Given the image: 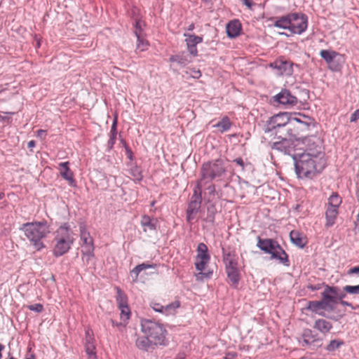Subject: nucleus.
<instances>
[{"instance_id": "f257e3e1", "label": "nucleus", "mask_w": 359, "mask_h": 359, "mask_svg": "<svg viewBox=\"0 0 359 359\" xmlns=\"http://www.w3.org/2000/svg\"><path fill=\"white\" fill-rule=\"evenodd\" d=\"M307 142L304 151L294 154L295 171L299 178L311 179L325 168L324 153L316 141L305 139Z\"/></svg>"}, {"instance_id": "f03ea898", "label": "nucleus", "mask_w": 359, "mask_h": 359, "mask_svg": "<svg viewBox=\"0 0 359 359\" xmlns=\"http://www.w3.org/2000/svg\"><path fill=\"white\" fill-rule=\"evenodd\" d=\"M36 250L45 248L42 240L50 233V226L45 220L23 224L20 229Z\"/></svg>"}, {"instance_id": "7ed1b4c3", "label": "nucleus", "mask_w": 359, "mask_h": 359, "mask_svg": "<svg viewBox=\"0 0 359 359\" xmlns=\"http://www.w3.org/2000/svg\"><path fill=\"white\" fill-rule=\"evenodd\" d=\"M74 241V235L69 226L67 224L60 226L55 233L53 248V255L60 257L68 252Z\"/></svg>"}, {"instance_id": "20e7f679", "label": "nucleus", "mask_w": 359, "mask_h": 359, "mask_svg": "<svg viewBox=\"0 0 359 359\" xmlns=\"http://www.w3.org/2000/svg\"><path fill=\"white\" fill-rule=\"evenodd\" d=\"M308 25L307 17L303 14L290 13L274 21L273 25L284 29H288L292 34H300L304 32Z\"/></svg>"}, {"instance_id": "39448f33", "label": "nucleus", "mask_w": 359, "mask_h": 359, "mask_svg": "<svg viewBox=\"0 0 359 359\" xmlns=\"http://www.w3.org/2000/svg\"><path fill=\"white\" fill-rule=\"evenodd\" d=\"M226 172V166L223 159L218 158L204 163L201 168V178L198 182V191L206 182H211L215 178L220 177Z\"/></svg>"}, {"instance_id": "423d86ee", "label": "nucleus", "mask_w": 359, "mask_h": 359, "mask_svg": "<svg viewBox=\"0 0 359 359\" xmlns=\"http://www.w3.org/2000/svg\"><path fill=\"white\" fill-rule=\"evenodd\" d=\"M141 331L154 345H165L167 330L163 325L147 319L141 320Z\"/></svg>"}, {"instance_id": "0eeeda50", "label": "nucleus", "mask_w": 359, "mask_h": 359, "mask_svg": "<svg viewBox=\"0 0 359 359\" xmlns=\"http://www.w3.org/2000/svg\"><path fill=\"white\" fill-rule=\"evenodd\" d=\"M310 128V125L295 116L294 114L292 119L289 122L288 126L286 128L285 136H287L292 140L294 139L297 141H302L304 144L307 145L305 139H311L313 141L318 140L316 137H306Z\"/></svg>"}, {"instance_id": "6e6552de", "label": "nucleus", "mask_w": 359, "mask_h": 359, "mask_svg": "<svg viewBox=\"0 0 359 359\" xmlns=\"http://www.w3.org/2000/svg\"><path fill=\"white\" fill-rule=\"evenodd\" d=\"M257 245L261 250L270 254L271 259H278L285 266L290 265L288 255L276 241L259 237Z\"/></svg>"}, {"instance_id": "1a4fd4ad", "label": "nucleus", "mask_w": 359, "mask_h": 359, "mask_svg": "<svg viewBox=\"0 0 359 359\" xmlns=\"http://www.w3.org/2000/svg\"><path fill=\"white\" fill-rule=\"evenodd\" d=\"M293 115L291 113L283 112L272 116L268 122L266 131L272 132L276 135L284 133Z\"/></svg>"}, {"instance_id": "9d476101", "label": "nucleus", "mask_w": 359, "mask_h": 359, "mask_svg": "<svg viewBox=\"0 0 359 359\" xmlns=\"http://www.w3.org/2000/svg\"><path fill=\"white\" fill-rule=\"evenodd\" d=\"M226 272L233 285L238 284L240 280V272L238 267V257L234 252H229L223 256Z\"/></svg>"}, {"instance_id": "9b49d317", "label": "nucleus", "mask_w": 359, "mask_h": 359, "mask_svg": "<svg viewBox=\"0 0 359 359\" xmlns=\"http://www.w3.org/2000/svg\"><path fill=\"white\" fill-rule=\"evenodd\" d=\"M210 260V255L207 245L203 243H199L197 246L196 256L195 257V266L196 270L200 271L199 275L202 274Z\"/></svg>"}, {"instance_id": "f8f14e48", "label": "nucleus", "mask_w": 359, "mask_h": 359, "mask_svg": "<svg viewBox=\"0 0 359 359\" xmlns=\"http://www.w3.org/2000/svg\"><path fill=\"white\" fill-rule=\"evenodd\" d=\"M320 55L327 64L330 70L334 72L340 70L344 60L341 61V64L339 63V60L337 57H342L339 53L332 50H321Z\"/></svg>"}, {"instance_id": "ddd939ff", "label": "nucleus", "mask_w": 359, "mask_h": 359, "mask_svg": "<svg viewBox=\"0 0 359 359\" xmlns=\"http://www.w3.org/2000/svg\"><path fill=\"white\" fill-rule=\"evenodd\" d=\"M150 307L156 312L160 313L165 316H175L177 309L181 306V302L178 299L163 306L162 304L156 301H151L149 304Z\"/></svg>"}, {"instance_id": "4468645a", "label": "nucleus", "mask_w": 359, "mask_h": 359, "mask_svg": "<svg viewBox=\"0 0 359 359\" xmlns=\"http://www.w3.org/2000/svg\"><path fill=\"white\" fill-rule=\"evenodd\" d=\"M276 136L277 140L271 143V148L285 154H290L293 149L292 139L285 136L284 133H279Z\"/></svg>"}, {"instance_id": "2eb2a0df", "label": "nucleus", "mask_w": 359, "mask_h": 359, "mask_svg": "<svg viewBox=\"0 0 359 359\" xmlns=\"http://www.w3.org/2000/svg\"><path fill=\"white\" fill-rule=\"evenodd\" d=\"M269 67L276 69L278 75L290 76L293 72L292 63L280 57L269 64Z\"/></svg>"}, {"instance_id": "dca6fc26", "label": "nucleus", "mask_w": 359, "mask_h": 359, "mask_svg": "<svg viewBox=\"0 0 359 359\" xmlns=\"http://www.w3.org/2000/svg\"><path fill=\"white\" fill-rule=\"evenodd\" d=\"M184 36L185 37L187 48L189 53L193 57H196L198 55L196 46L203 42V37L187 33H184Z\"/></svg>"}, {"instance_id": "f3484780", "label": "nucleus", "mask_w": 359, "mask_h": 359, "mask_svg": "<svg viewBox=\"0 0 359 359\" xmlns=\"http://www.w3.org/2000/svg\"><path fill=\"white\" fill-rule=\"evenodd\" d=\"M275 102L283 104L294 106L297 103V98L292 95L288 90H283L273 97Z\"/></svg>"}, {"instance_id": "a211bd4d", "label": "nucleus", "mask_w": 359, "mask_h": 359, "mask_svg": "<svg viewBox=\"0 0 359 359\" xmlns=\"http://www.w3.org/2000/svg\"><path fill=\"white\" fill-rule=\"evenodd\" d=\"M58 170L61 177L68 182V184L72 187L76 186V181L74 178V173L69 168V163L62 162L58 164Z\"/></svg>"}, {"instance_id": "6ab92c4d", "label": "nucleus", "mask_w": 359, "mask_h": 359, "mask_svg": "<svg viewBox=\"0 0 359 359\" xmlns=\"http://www.w3.org/2000/svg\"><path fill=\"white\" fill-rule=\"evenodd\" d=\"M291 242L299 248H304L308 243L306 236L299 231L292 230L290 233Z\"/></svg>"}, {"instance_id": "aec40b11", "label": "nucleus", "mask_w": 359, "mask_h": 359, "mask_svg": "<svg viewBox=\"0 0 359 359\" xmlns=\"http://www.w3.org/2000/svg\"><path fill=\"white\" fill-rule=\"evenodd\" d=\"M86 334L85 349L88 355V359H91V357L93 358H97L95 340L89 331H87Z\"/></svg>"}, {"instance_id": "412c9836", "label": "nucleus", "mask_w": 359, "mask_h": 359, "mask_svg": "<svg viewBox=\"0 0 359 359\" xmlns=\"http://www.w3.org/2000/svg\"><path fill=\"white\" fill-rule=\"evenodd\" d=\"M80 237L82 241V250L94 249L93 239L90 233L86 230L85 226H80Z\"/></svg>"}, {"instance_id": "4be33fe9", "label": "nucleus", "mask_w": 359, "mask_h": 359, "mask_svg": "<svg viewBox=\"0 0 359 359\" xmlns=\"http://www.w3.org/2000/svg\"><path fill=\"white\" fill-rule=\"evenodd\" d=\"M226 33L229 37L235 38L240 35L242 30L241 24L237 20H231L226 25Z\"/></svg>"}, {"instance_id": "5701e85b", "label": "nucleus", "mask_w": 359, "mask_h": 359, "mask_svg": "<svg viewBox=\"0 0 359 359\" xmlns=\"http://www.w3.org/2000/svg\"><path fill=\"white\" fill-rule=\"evenodd\" d=\"M313 328L322 334H326L332 330V324L327 320L320 318L315 321Z\"/></svg>"}, {"instance_id": "b1692460", "label": "nucleus", "mask_w": 359, "mask_h": 359, "mask_svg": "<svg viewBox=\"0 0 359 359\" xmlns=\"http://www.w3.org/2000/svg\"><path fill=\"white\" fill-rule=\"evenodd\" d=\"M324 302L321 301H309L307 303V306L306 307V309L316 313L320 316H324L325 313L323 312V304Z\"/></svg>"}, {"instance_id": "393cba45", "label": "nucleus", "mask_w": 359, "mask_h": 359, "mask_svg": "<svg viewBox=\"0 0 359 359\" xmlns=\"http://www.w3.org/2000/svg\"><path fill=\"white\" fill-rule=\"evenodd\" d=\"M137 44H136V52H143L149 48V43L144 38L143 34H141L139 31L136 33Z\"/></svg>"}, {"instance_id": "a878e982", "label": "nucleus", "mask_w": 359, "mask_h": 359, "mask_svg": "<svg viewBox=\"0 0 359 359\" xmlns=\"http://www.w3.org/2000/svg\"><path fill=\"white\" fill-rule=\"evenodd\" d=\"M201 201L195 199L191 201L189 204L187 210V219L188 221H191L194 219L195 215L196 214L198 210L200 208Z\"/></svg>"}, {"instance_id": "bb28decb", "label": "nucleus", "mask_w": 359, "mask_h": 359, "mask_svg": "<svg viewBox=\"0 0 359 359\" xmlns=\"http://www.w3.org/2000/svg\"><path fill=\"white\" fill-rule=\"evenodd\" d=\"M338 210L335 208H327L325 212L326 223L325 226L330 227L334 225L338 215Z\"/></svg>"}, {"instance_id": "cd10ccee", "label": "nucleus", "mask_w": 359, "mask_h": 359, "mask_svg": "<svg viewBox=\"0 0 359 359\" xmlns=\"http://www.w3.org/2000/svg\"><path fill=\"white\" fill-rule=\"evenodd\" d=\"M303 341L306 344H312L317 341H320L321 339L318 338V334H315L309 329L304 330L302 334Z\"/></svg>"}, {"instance_id": "c85d7f7f", "label": "nucleus", "mask_w": 359, "mask_h": 359, "mask_svg": "<svg viewBox=\"0 0 359 359\" xmlns=\"http://www.w3.org/2000/svg\"><path fill=\"white\" fill-rule=\"evenodd\" d=\"M140 224L144 232L147 231H154L156 229L153 219L148 215H144L142 216Z\"/></svg>"}, {"instance_id": "c756f323", "label": "nucleus", "mask_w": 359, "mask_h": 359, "mask_svg": "<svg viewBox=\"0 0 359 359\" xmlns=\"http://www.w3.org/2000/svg\"><path fill=\"white\" fill-rule=\"evenodd\" d=\"M118 309L121 311L120 318L121 320V322L119 323V325H125L126 323H127L128 320L130 317V314H131L130 309L128 306L120 307ZM112 323H113V325L118 326V323H115V322L114 320H112Z\"/></svg>"}, {"instance_id": "7c9ffc66", "label": "nucleus", "mask_w": 359, "mask_h": 359, "mask_svg": "<svg viewBox=\"0 0 359 359\" xmlns=\"http://www.w3.org/2000/svg\"><path fill=\"white\" fill-rule=\"evenodd\" d=\"M135 344L138 348L142 350H147L152 345H154L153 342L150 341L148 337L144 334L142 337H137Z\"/></svg>"}, {"instance_id": "2f4dec72", "label": "nucleus", "mask_w": 359, "mask_h": 359, "mask_svg": "<svg viewBox=\"0 0 359 359\" xmlns=\"http://www.w3.org/2000/svg\"><path fill=\"white\" fill-rule=\"evenodd\" d=\"M232 126V123L230 121L229 118L227 116H224L219 121L217 124L214 126V127L218 128V130L220 133H224L229 130Z\"/></svg>"}, {"instance_id": "473e14b6", "label": "nucleus", "mask_w": 359, "mask_h": 359, "mask_svg": "<svg viewBox=\"0 0 359 359\" xmlns=\"http://www.w3.org/2000/svg\"><path fill=\"white\" fill-rule=\"evenodd\" d=\"M115 289L116 290V300L118 304V307L120 308L128 306V297L126 294L118 287H116Z\"/></svg>"}, {"instance_id": "72a5a7b5", "label": "nucleus", "mask_w": 359, "mask_h": 359, "mask_svg": "<svg viewBox=\"0 0 359 359\" xmlns=\"http://www.w3.org/2000/svg\"><path fill=\"white\" fill-rule=\"evenodd\" d=\"M342 202L341 198L336 192L332 193L328 198V207L331 208H339Z\"/></svg>"}, {"instance_id": "f704fd0d", "label": "nucleus", "mask_w": 359, "mask_h": 359, "mask_svg": "<svg viewBox=\"0 0 359 359\" xmlns=\"http://www.w3.org/2000/svg\"><path fill=\"white\" fill-rule=\"evenodd\" d=\"M154 268H156V264H149L142 263V264H139L137 266H135L132 270L131 273L133 274H135V279H137L139 273L142 271L149 269H154Z\"/></svg>"}, {"instance_id": "c9c22d12", "label": "nucleus", "mask_w": 359, "mask_h": 359, "mask_svg": "<svg viewBox=\"0 0 359 359\" xmlns=\"http://www.w3.org/2000/svg\"><path fill=\"white\" fill-rule=\"evenodd\" d=\"M116 118L114 119L113 124L111 127L110 130V138L108 141V145L110 148H112L114 144H115L116 135H117V129H116Z\"/></svg>"}, {"instance_id": "e433bc0d", "label": "nucleus", "mask_w": 359, "mask_h": 359, "mask_svg": "<svg viewBox=\"0 0 359 359\" xmlns=\"http://www.w3.org/2000/svg\"><path fill=\"white\" fill-rule=\"evenodd\" d=\"M82 253V261L86 264H88L89 262L94 257V249H86L81 250Z\"/></svg>"}, {"instance_id": "4c0bfd02", "label": "nucleus", "mask_w": 359, "mask_h": 359, "mask_svg": "<svg viewBox=\"0 0 359 359\" xmlns=\"http://www.w3.org/2000/svg\"><path fill=\"white\" fill-rule=\"evenodd\" d=\"M170 61L177 62L181 65H186L191 62V60H188L187 56L183 55H177L170 57Z\"/></svg>"}, {"instance_id": "58836bf2", "label": "nucleus", "mask_w": 359, "mask_h": 359, "mask_svg": "<svg viewBox=\"0 0 359 359\" xmlns=\"http://www.w3.org/2000/svg\"><path fill=\"white\" fill-rule=\"evenodd\" d=\"M130 175H132L133 178V180H137V181H141L143 176H142V170L140 167L138 166H133L131 169H130Z\"/></svg>"}, {"instance_id": "ea45409f", "label": "nucleus", "mask_w": 359, "mask_h": 359, "mask_svg": "<svg viewBox=\"0 0 359 359\" xmlns=\"http://www.w3.org/2000/svg\"><path fill=\"white\" fill-rule=\"evenodd\" d=\"M344 344V341L340 339H333L330 341L329 344L327 346L326 349L328 351H334L339 348L341 345Z\"/></svg>"}, {"instance_id": "a19ab883", "label": "nucleus", "mask_w": 359, "mask_h": 359, "mask_svg": "<svg viewBox=\"0 0 359 359\" xmlns=\"http://www.w3.org/2000/svg\"><path fill=\"white\" fill-rule=\"evenodd\" d=\"M344 291L348 294H359V285H346L344 287Z\"/></svg>"}, {"instance_id": "79ce46f5", "label": "nucleus", "mask_w": 359, "mask_h": 359, "mask_svg": "<svg viewBox=\"0 0 359 359\" xmlns=\"http://www.w3.org/2000/svg\"><path fill=\"white\" fill-rule=\"evenodd\" d=\"M322 300L337 303V299L335 297V296L331 295V294L323 291L322 292Z\"/></svg>"}, {"instance_id": "37998d69", "label": "nucleus", "mask_w": 359, "mask_h": 359, "mask_svg": "<svg viewBox=\"0 0 359 359\" xmlns=\"http://www.w3.org/2000/svg\"><path fill=\"white\" fill-rule=\"evenodd\" d=\"M27 309L30 311H36L37 313H41L43 310V306L41 304H35L27 306Z\"/></svg>"}, {"instance_id": "c03bdc74", "label": "nucleus", "mask_w": 359, "mask_h": 359, "mask_svg": "<svg viewBox=\"0 0 359 359\" xmlns=\"http://www.w3.org/2000/svg\"><path fill=\"white\" fill-rule=\"evenodd\" d=\"M144 26V22L142 21L141 20H137L135 21V34L136 35V33L137 31H139L141 34H143V27Z\"/></svg>"}, {"instance_id": "a18cd8bd", "label": "nucleus", "mask_w": 359, "mask_h": 359, "mask_svg": "<svg viewBox=\"0 0 359 359\" xmlns=\"http://www.w3.org/2000/svg\"><path fill=\"white\" fill-rule=\"evenodd\" d=\"M187 74H189L192 78L194 79H198L201 76V71L194 68L189 69V70L187 72Z\"/></svg>"}, {"instance_id": "49530a36", "label": "nucleus", "mask_w": 359, "mask_h": 359, "mask_svg": "<svg viewBox=\"0 0 359 359\" xmlns=\"http://www.w3.org/2000/svg\"><path fill=\"white\" fill-rule=\"evenodd\" d=\"M324 291L331 294V295L335 296V297L337 299L339 294V289L337 287L327 286Z\"/></svg>"}, {"instance_id": "de8ad7c7", "label": "nucleus", "mask_w": 359, "mask_h": 359, "mask_svg": "<svg viewBox=\"0 0 359 359\" xmlns=\"http://www.w3.org/2000/svg\"><path fill=\"white\" fill-rule=\"evenodd\" d=\"M323 302H324V303H325L323 304V310L324 311H333L335 309L334 304L336 303H332L331 302H327V301H325V300H323Z\"/></svg>"}, {"instance_id": "09e8293b", "label": "nucleus", "mask_w": 359, "mask_h": 359, "mask_svg": "<svg viewBox=\"0 0 359 359\" xmlns=\"http://www.w3.org/2000/svg\"><path fill=\"white\" fill-rule=\"evenodd\" d=\"M47 135V131L45 130H38L36 132V137L41 138V140H44Z\"/></svg>"}, {"instance_id": "8fccbe9b", "label": "nucleus", "mask_w": 359, "mask_h": 359, "mask_svg": "<svg viewBox=\"0 0 359 359\" xmlns=\"http://www.w3.org/2000/svg\"><path fill=\"white\" fill-rule=\"evenodd\" d=\"M358 119H359V109L355 110L354 111V113L351 115V116L350 118V121L351 122H354V121H357Z\"/></svg>"}, {"instance_id": "3c124183", "label": "nucleus", "mask_w": 359, "mask_h": 359, "mask_svg": "<svg viewBox=\"0 0 359 359\" xmlns=\"http://www.w3.org/2000/svg\"><path fill=\"white\" fill-rule=\"evenodd\" d=\"M321 286L322 285L321 284H317V285H309L307 286V288L312 290V291H315V290H318L321 288Z\"/></svg>"}, {"instance_id": "603ef678", "label": "nucleus", "mask_w": 359, "mask_h": 359, "mask_svg": "<svg viewBox=\"0 0 359 359\" xmlns=\"http://www.w3.org/2000/svg\"><path fill=\"white\" fill-rule=\"evenodd\" d=\"M348 273L350 275L354 274V273H359V266L351 268L348 270Z\"/></svg>"}, {"instance_id": "864d4df0", "label": "nucleus", "mask_w": 359, "mask_h": 359, "mask_svg": "<svg viewBox=\"0 0 359 359\" xmlns=\"http://www.w3.org/2000/svg\"><path fill=\"white\" fill-rule=\"evenodd\" d=\"M244 5H245L248 8H251L252 6V2L251 0H239Z\"/></svg>"}, {"instance_id": "5fc2aeb1", "label": "nucleus", "mask_w": 359, "mask_h": 359, "mask_svg": "<svg viewBox=\"0 0 359 359\" xmlns=\"http://www.w3.org/2000/svg\"><path fill=\"white\" fill-rule=\"evenodd\" d=\"M233 161L240 165L243 170L244 169V162L241 158H237Z\"/></svg>"}, {"instance_id": "6e6d98bb", "label": "nucleus", "mask_w": 359, "mask_h": 359, "mask_svg": "<svg viewBox=\"0 0 359 359\" xmlns=\"http://www.w3.org/2000/svg\"><path fill=\"white\" fill-rule=\"evenodd\" d=\"M35 142L34 140H31L28 142L27 147L28 148L32 149V147H35Z\"/></svg>"}, {"instance_id": "4d7b16f0", "label": "nucleus", "mask_w": 359, "mask_h": 359, "mask_svg": "<svg viewBox=\"0 0 359 359\" xmlns=\"http://www.w3.org/2000/svg\"><path fill=\"white\" fill-rule=\"evenodd\" d=\"M345 297H346V294L342 293V292H341V293L339 292V294H338V297H337V299H339V302H340L341 300H343V299Z\"/></svg>"}, {"instance_id": "13d9d810", "label": "nucleus", "mask_w": 359, "mask_h": 359, "mask_svg": "<svg viewBox=\"0 0 359 359\" xmlns=\"http://www.w3.org/2000/svg\"><path fill=\"white\" fill-rule=\"evenodd\" d=\"M195 28V26H194V23H191V25H189L187 27V30L188 31H192L194 30Z\"/></svg>"}, {"instance_id": "bf43d9fd", "label": "nucleus", "mask_w": 359, "mask_h": 359, "mask_svg": "<svg viewBox=\"0 0 359 359\" xmlns=\"http://www.w3.org/2000/svg\"><path fill=\"white\" fill-rule=\"evenodd\" d=\"M339 303H340L341 305H343V306H347V305H349V302H346V301H344V300H341V301L339 302Z\"/></svg>"}, {"instance_id": "052dcab7", "label": "nucleus", "mask_w": 359, "mask_h": 359, "mask_svg": "<svg viewBox=\"0 0 359 359\" xmlns=\"http://www.w3.org/2000/svg\"><path fill=\"white\" fill-rule=\"evenodd\" d=\"M4 346L1 344H0V359L2 358L1 351L4 350Z\"/></svg>"}, {"instance_id": "680f3d73", "label": "nucleus", "mask_w": 359, "mask_h": 359, "mask_svg": "<svg viewBox=\"0 0 359 359\" xmlns=\"http://www.w3.org/2000/svg\"><path fill=\"white\" fill-rule=\"evenodd\" d=\"M347 306L351 307L352 309H356L358 308V306H353L351 303H349V305H347Z\"/></svg>"}, {"instance_id": "e2e57ef3", "label": "nucleus", "mask_w": 359, "mask_h": 359, "mask_svg": "<svg viewBox=\"0 0 359 359\" xmlns=\"http://www.w3.org/2000/svg\"><path fill=\"white\" fill-rule=\"evenodd\" d=\"M175 359H184V354H180L177 355V357Z\"/></svg>"}, {"instance_id": "0e129e2a", "label": "nucleus", "mask_w": 359, "mask_h": 359, "mask_svg": "<svg viewBox=\"0 0 359 359\" xmlns=\"http://www.w3.org/2000/svg\"><path fill=\"white\" fill-rule=\"evenodd\" d=\"M209 189H210V191L212 192H214L215 191V187L213 185H211Z\"/></svg>"}, {"instance_id": "69168bd1", "label": "nucleus", "mask_w": 359, "mask_h": 359, "mask_svg": "<svg viewBox=\"0 0 359 359\" xmlns=\"http://www.w3.org/2000/svg\"><path fill=\"white\" fill-rule=\"evenodd\" d=\"M27 359H35V358H34V356H32L31 358H27Z\"/></svg>"}, {"instance_id": "338daca9", "label": "nucleus", "mask_w": 359, "mask_h": 359, "mask_svg": "<svg viewBox=\"0 0 359 359\" xmlns=\"http://www.w3.org/2000/svg\"><path fill=\"white\" fill-rule=\"evenodd\" d=\"M154 203H155V202L153 201L151 205L153 206L154 205Z\"/></svg>"}, {"instance_id": "774afa93", "label": "nucleus", "mask_w": 359, "mask_h": 359, "mask_svg": "<svg viewBox=\"0 0 359 359\" xmlns=\"http://www.w3.org/2000/svg\"><path fill=\"white\" fill-rule=\"evenodd\" d=\"M196 194H197V190L196 189V190L194 191V194L196 195Z\"/></svg>"}]
</instances>
